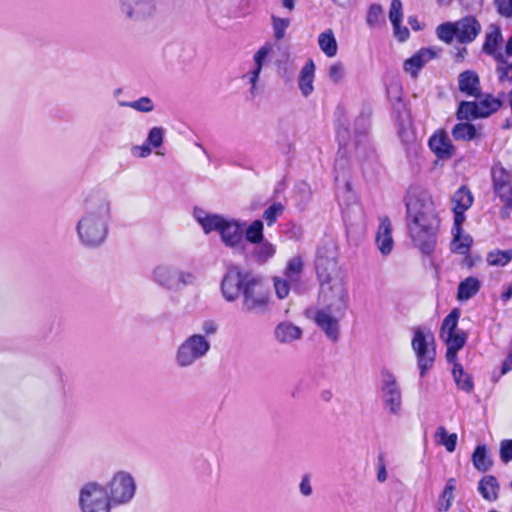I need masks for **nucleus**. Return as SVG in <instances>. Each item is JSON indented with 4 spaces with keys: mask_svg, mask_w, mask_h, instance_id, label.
I'll list each match as a JSON object with an SVG mask.
<instances>
[{
    "mask_svg": "<svg viewBox=\"0 0 512 512\" xmlns=\"http://www.w3.org/2000/svg\"><path fill=\"white\" fill-rule=\"evenodd\" d=\"M453 377L457 386L464 391H471L473 383L468 374H466L460 364H455L453 368Z\"/></svg>",
    "mask_w": 512,
    "mask_h": 512,
    "instance_id": "45",
    "label": "nucleus"
},
{
    "mask_svg": "<svg viewBox=\"0 0 512 512\" xmlns=\"http://www.w3.org/2000/svg\"><path fill=\"white\" fill-rule=\"evenodd\" d=\"M452 234V251L460 255H467L473 242L472 237L469 234L463 233L462 225H457L455 221L452 228Z\"/></svg>",
    "mask_w": 512,
    "mask_h": 512,
    "instance_id": "23",
    "label": "nucleus"
},
{
    "mask_svg": "<svg viewBox=\"0 0 512 512\" xmlns=\"http://www.w3.org/2000/svg\"><path fill=\"white\" fill-rule=\"evenodd\" d=\"M407 226L413 244L425 254L434 251L440 229V218L431 195L424 190L409 191Z\"/></svg>",
    "mask_w": 512,
    "mask_h": 512,
    "instance_id": "1",
    "label": "nucleus"
},
{
    "mask_svg": "<svg viewBox=\"0 0 512 512\" xmlns=\"http://www.w3.org/2000/svg\"><path fill=\"white\" fill-rule=\"evenodd\" d=\"M403 7L400 0H392L389 9V20L392 26H396L398 22H402Z\"/></svg>",
    "mask_w": 512,
    "mask_h": 512,
    "instance_id": "50",
    "label": "nucleus"
},
{
    "mask_svg": "<svg viewBox=\"0 0 512 512\" xmlns=\"http://www.w3.org/2000/svg\"><path fill=\"white\" fill-rule=\"evenodd\" d=\"M442 49L436 46L421 48L404 62V70L412 78H416L419 71L430 61L436 59Z\"/></svg>",
    "mask_w": 512,
    "mask_h": 512,
    "instance_id": "15",
    "label": "nucleus"
},
{
    "mask_svg": "<svg viewBox=\"0 0 512 512\" xmlns=\"http://www.w3.org/2000/svg\"><path fill=\"white\" fill-rule=\"evenodd\" d=\"M345 312H335L333 308L321 306L314 314V321L323 330L327 338L336 342L339 339V322Z\"/></svg>",
    "mask_w": 512,
    "mask_h": 512,
    "instance_id": "14",
    "label": "nucleus"
},
{
    "mask_svg": "<svg viewBox=\"0 0 512 512\" xmlns=\"http://www.w3.org/2000/svg\"><path fill=\"white\" fill-rule=\"evenodd\" d=\"M273 284L275 294L279 299H285L290 293L291 285H293L287 278L279 276L273 277Z\"/></svg>",
    "mask_w": 512,
    "mask_h": 512,
    "instance_id": "48",
    "label": "nucleus"
},
{
    "mask_svg": "<svg viewBox=\"0 0 512 512\" xmlns=\"http://www.w3.org/2000/svg\"><path fill=\"white\" fill-rule=\"evenodd\" d=\"M151 280L166 291H180L197 283V275L191 270H181L170 263H159L151 271Z\"/></svg>",
    "mask_w": 512,
    "mask_h": 512,
    "instance_id": "4",
    "label": "nucleus"
},
{
    "mask_svg": "<svg viewBox=\"0 0 512 512\" xmlns=\"http://www.w3.org/2000/svg\"><path fill=\"white\" fill-rule=\"evenodd\" d=\"M112 220L111 202L104 196L86 199L84 211L76 224L79 242L87 248H98L108 237Z\"/></svg>",
    "mask_w": 512,
    "mask_h": 512,
    "instance_id": "2",
    "label": "nucleus"
},
{
    "mask_svg": "<svg viewBox=\"0 0 512 512\" xmlns=\"http://www.w3.org/2000/svg\"><path fill=\"white\" fill-rule=\"evenodd\" d=\"M276 254V245L268 240H262L254 244V248L251 252L252 258L259 264H265Z\"/></svg>",
    "mask_w": 512,
    "mask_h": 512,
    "instance_id": "25",
    "label": "nucleus"
},
{
    "mask_svg": "<svg viewBox=\"0 0 512 512\" xmlns=\"http://www.w3.org/2000/svg\"><path fill=\"white\" fill-rule=\"evenodd\" d=\"M478 490L484 499L488 501L496 500L499 490L496 478L490 475L483 477L479 482Z\"/></svg>",
    "mask_w": 512,
    "mask_h": 512,
    "instance_id": "30",
    "label": "nucleus"
},
{
    "mask_svg": "<svg viewBox=\"0 0 512 512\" xmlns=\"http://www.w3.org/2000/svg\"><path fill=\"white\" fill-rule=\"evenodd\" d=\"M316 66L312 59H309L301 68L298 76V87L303 97L307 98L314 92Z\"/></svg>",
    "mask_w": 512,
    "mask_h": 512,
    "instance_id": "20",
    "label": "nucleus"
},
{
    "mask_svg": "<svg viewBox=\"0 0 512 512\" xmlns=\"http://www.w3.org/2000/svg\"><path fill=\"white\" fill-rule=\"evenodd\" d=\"M118 11L128 22H145L156 15L157 3L156 0H118Z\"/></svg>",
    "mask_w": 512,
    "mask_h": 512,
    "instance_id": "11",
    "label": "nucleus"
},
{
    "mask_svg": "<svg viewBox=\"0 0 512 512\" xmlns=\"http://www.w3.org/2000/svg\"><path fill=\"white\" fill-rule=\"evenodd\" d=\"M498 11L502 16H512V0H495Z\"/></svg>",
    "mask_w": 512,
    "mask_h": 512,
    "instance_id": "58",
    "label": "nucleus"
},
{
    "mask_svg": "<svg viewBox=\"0 0 512 512\" xmlns=\"http://www.w3.org/2000/svg\"><path fill=\"white\" fill-rule=\"evenodd\" d=\"M274 337L282 344H290L302 337V329L289 321H282L275 327Z\"/></svg>",
    "mask_w": 512,
    "mask_h": 512,
    "instance_id": "21",
    "label": "nucleus"
},
{
    "mask_svg": "<svg viewBox=\"0 0 512 512\" xmlns=\"http://www.w3.org/2000/svg\"><path fill=\"white\" fill-rule=\"evenodd\" d=\"M348 302V288L343 278L329 277L321 283L319 305L333 308L335 312H345Z\"/></svg>",
    "mask_w": 512,
    "mask_h": 512,
    "instance_id": "7",
    "label": "nucleus"
},
{
    "mask_svg": "<svg viewBox=\"0 0 512 512\" xmlns=\"http://www.w3.org/2000/svg\"><path fill=\"white\" fill-rule=\"evenodd\" d=\"M202 331L204 333L203 336L207 338L208 336L214 335L217 332V325L211 320L205 321L202 324Z\"/></svg>",
    "mask_w": 512,
    "mask_h": 512,
    "instance_id": "61",
    "label": "nucleus"
},
{
    "mask_svg": "<svg viewBox=\"0 0 512 512\" xmlns=\"http://www.w3.org/2000/svg\"><path fill=\"white\" fill-rule=\"evenodd\" d=\"M485 42L483 45V51L489 55L495 56L497 46L502 41L501 30L496 25H490L486 32Z\"/></svg>",
    "mask_w": 512,
    "mask_h": 512,
    "instance_id": "32",
    "label": "nucleus"
},
{
    "mask_svg": "<svg viewBox=\"0 0 512 512\" xmlns=\"http://www.w3.org/2000/svg\"><path fill=\"white\" fill-rule=\"evenodd\" d=\"M428 144L433 153L440 159H450L455 154V147L443 130L436 131L430 137Z\"/></svg>",
    "mask_w": 512,
    "mask_h": 512,
    "instance_id": "18",
    "label": "nucleus"
},
{
    "mask_svg": "<svg viewBox=\"0 0 512 512\" xmlns=\"http://www.w3.org/2000/svg\"><path fill=\"white\" fill-rule=\"evenodd\" d=\"M411 344L417 357L420 375L423 377L432 368L435 360L434 337L429 331L417 328Z\"/></svg>",
    "mask_w": 512,
    "mask_h": 512,
    "instance_id": "10",
    "label": "nucleus"
},
{
    "mask_svg": "<svg viewBox=\"0 0 512 512\" xmlns=\"http://www.w3.org/2000/svg\"><path fill=\"white\" fill-rule=\"evenodd\" d=\"M104 487L114 507L131 503L137 491L135 477L125 470L116 471Z\"/></svg>",
    "mask_w": 512,
    "mask_h": 512,
    "instance_id": "5",
    "label": "nucleus"
},
{
    "mask_svg": "<svg viewBox=\"0 0 512 512\" xmlns=\"http://www.w3.org/2000/svg\"><path fill=\"white\" fill-rule=\"evenodd\" d=\"M496 195L504 204L505 210L512 209V184L494 189Z\"/></svg>",
    "mask_w": 512,
    "mask_h": 512,
    "instance_id": "51",
    "label": "nucleus"
},
{
    "mask_svg": "<svg viewBox=\"0 0 512 512\" xmlns=\"http://www.w3.org/2000/svg\"><path fill=\"white\" fill-rule=\"evenodd\" d=\"M467 55V49L465 47L459 48L455 54V60L457 62H462Z\"/></svg>",
    "mask_w": 512,
    "mask_h": 512,
    "instance_id": "64",
    "label": "nucleus"
},
{
    "mask_svg": "<svg viewBox=\"0 0 512 512\" xmlns=\"http://www.w3.org/2000/svg\"><path fill=\"white\" fill-rule=\"evenodd\" d=\"M460 317L458 309H453L443 320L441 325L440 336L458 332L457 325Z\"/></svg>",
    "mask_w": 512,
    "mask_h": 512,
    "instance_id": "43",
    "label": "nucleus"
},
{
    "mask_svg": "<svg viewBox=\"0 0 512 512\" xmlns=\"http://www.w3.org/2000/svg\"><path fill=\"white\" fill-rule=\"evenodd\" d=\"M166 130L160 126L152 127L147 134L145 142L149 144V146L153 150H158L164 143ZM157 155H162L159 151H156Z\"/></svg>",
    "mask_w": 512,
    "mask_h": 512,
    "instance_id": "39",
    "label": "nucleus"
},
{
    "mask_svg": "<svg viewBox=\"0 0 512 512\" xmlns=\"http://www.w3.org/2000/svg\"><path fill=\"white\" fill-rule=\"evenodd\" d=\"M512 370V353L509 354L502 364L501 374L504 375Z\"/></svg>",
    "mask_w": 512,
    "mask_h": 512,
    "instance_id": "62",
    "label": "nucleus"
},
{
    "mask_svg": "<svg viewBox=\"0 0 512 512\" xmlns=\"http://www.w3.org/2000/svg\"><path fill=\"white\" fill-rule=\"evenodd\" d=\"M456 22H444L437 26L436 36L437 38L446 43L451 44L456 38Z\"/></svg>",
    "mask_w": 512,
    "mask_h": 512,
    "instance_id": "41",
    "label": "nucleus"
},
{
    "mask_svg": "<svg viewBox=\"0 0 512 512\" xmlns=\"http://www.w3.org/2000/svg\"><path fill=\"white\" fill-rule=\"evenodd\" d=\"M120 105L130 107L142 113H149L154 110V103L149 97H141L131 102H121Z\"/></svg>",
    "mask_w": 512,
    "mask_h": 512,
    "instance_id": "46",
    "label": "nucleus"
},
{
    "mask_svg": "<svg viewBox=\"0 0 512 512\" xmlns=\"http://www.w3.org/2000/svg\"><path fill=\"white\" fill-rule=\"evenodd\" d=\"M453 499L454 494H446V492L443 491L437 501V509L443 512L448 511L452 505Z\"/></svg>",
    "mask_w": 512,
    "mask_h": 512,
    "instance_id": "56",
    "label": "nucleus"
},
{
    "mask_svg": "<svg viewBox=\"0 0 512 512\" xmlns=\"http://www.w3.org/2000/svg\"><path fill=\"white\" fill-rule=\"evenodd\" d=\"M455 488H456V480L454 478H449L446 482L444 492H446V494H454Z\"/></svg>",
    "mask_w": 512,
    "mask_h": 512,
    "instance_id": "63",
    "label": "nucleus"
},
{
    "mask_svg": "<svg viewBox=\"0 0 512 512\" xmlns=\"http://www.w3.org/2000/svg\"><path fill=\"white\" fill-rule=\"evenodd\" d=\"M393 33L397 40L400 42H404L409 38L410 32L408 28L401 25V22H398L396 26H393Z\"/></svg>",
    "mask_w": 512,
    "mask_h": 512,
    "instance_id": "59",
    "label": "nucleus"
},
{
    "mask_svg": "<svg viewBox=\"0 0 512 512\" xmlns=\"http://www.w3.org/2000/svg\"><path fill=\"white\" fill-rule=\"evenodd\" d=\"M473 195L471 191L465 187H460L452 197L454 221L457 225H462L465 221V211L473 204Z\"/></svg>",
    "mask_w": 512,
    "mask_h": 512,
    "instance_id": "17",
    "label": "nucleus"
},
{
    "mask_svg": "<svg viewBox=\"0 0 512 512\" xmlns=\"http://www.w3.org/2000/svg\"><path fill=\"white\" fill-rule=\"evenodd\" d=\"M472 461L475 468L481 472L487 471L492 465V461L488 456L486 447L481 445L476 447L472 455Z\"/></svg>",
    "mask_w": 512,
    "mask_h": 512,
    "instance_id": "38",
    "label": "nucleus"
},
{
    "mask_svg": "<svg viewBox=\"0 0 512 512\" xmlns=\"http://www.w3.org/2000/svg\"><path fill=\"white\" fill-rule=\"evenodd\" d=\"M273 51V44L266 42L254 53L252 61L263 69L270 62Z\"/></svg>",
    "mask_w": 512,
    "mask_h": 512,
    "instance_id": "40",
    "label": "nucleus"
},
{
    "mask_svg": "<svg viewBox=\"0 0 512 512\" xmlns=\"http://www.w3.org/2000/svg\"><path fill=\"white\" fill-rule=\"evenodd\" d=\"M456 22V39L461 44L473 42L481 32V25L473 16H466Z\"/></svg>",
    "mask_w": 512,
    "mask_h": 512,
    "instance_id": "16",
    "label": "nucleus"
},
{
    "mask_svg": "<svg viewBox=\"0 0 512 512\" xmlns=\"http://www.w3.org/2000/svg\"><path fill=\"white\" fill-rule=\"evenodd\" d=\"M284 207L281 203H273L269 206L263 213V218L265 219L268 226L273 225L277 218L283 213Z\"/></svg>",
    "mask_w": 512,
    "mask_h": 512,
    "instance_id": "49",
    "label": "nucleus"
},
{
    "mask_svg": "<svg viewBox=\"0 0 512 512\" xmlns=\"http://www.w3.org/2000/svg\"><path fill=\"white\" fill-rule=\"evenodd\" d=\"M376 479L379 483H384L388 479V473H387V463L385 459V455L383 453H380L377 457V464H376Z\"/></svg>",
    "mask_w": 512,
    "mask_h": 512,
    "instance_id": "53",
    "label": "nucleus"
},
{
    "mask_svg": "<svg viewBox=\"0 0 512 512\" xmlns=\"http://www.w3.org/2000/svg\"><path fill=\"white\" fill-rule=\"evenodd\" d=\"M264 225L261 220H254L252 223H250L245 229L243 236H245V239L251 243L256 244L258 242H261L264 240Z\"/></svg>",
    "mask_w": 512,
    "mask_h": 512,
    "instance_id": "35",
    "label": "nucleus"
},
{
    "mask_svg": "<svg viewBox=\"0 0 512 512\" xmlns=\"http://www.w3.org/2000/svg\"><path fill=\"white\" fill-rule=\"evenodd\" d=\"M318 45L320 50L329 58L336 56L338 52V44L331 29H327L319 34Z\"/></svg>",
    "mask_w": 512,
    "mask_h": 512,
    "instance_id": "28",
    "label": "nucleus"
},
{
    "mask_svg": "<svg viewBox=\"0 0 512 512\" xmlns=\"http://www.w3.org/2000/svg\"><path fill=\"white\" fill-rule=\"evenodd\" d=\"M271 22L273 28L274 38L276 40H281L286 35V30L290 25L289 18H281L275 15H271Z\"/></svg>",
    "mask_w": 512,
    "mask_h": 512,
    "instance_id": "47",
    "label": "nucleus"
},
{
    "mask_svg": "<svg viewBox=\"0 0 512 512\" xmlns=\"http://www.w3.org/2000/svg\"><path fill=\"white\" fill-rule=\"evenodd\" d=\"M441 338L445 341L447 346L446 358L449 362H454L456 360L457 352L463 348L466 343V335L462 331H458L455 333L447 334L445 336H441Z\"/></svg>",
    "mask_w": 512,
    "mask_h": 512,
    "instance_id": "24",
    "label": "nucleus"
},
{
    "mask_svg": "<svg viewBox=\"0 0 512 512\" xmlns=\"http://www.w3.org/2000/svg\"><path fill=\"white\" fill-rule=\"evenodd\" d=\"M512 259V250H493L487 255V262L491 266H505Z\"/></svg>",
    "mask_w": 512,
    "mask_h": 512,
    "instance_id": "42",
    "label": "nucleus"
},
{
    "mask_svg": "<svg viewBox=\"0 0 512 512\" xmlns=\"http://www.w3.org/2000/svg\"><path fill=\"white\" fill-rule=\"evenodd\" d=\"M500 81L512 82V64L508 62H501L497 68Z\"/></svg>",
    "mask_w": 512,
    "mask_h": 512,
    "instance_id": "54",
    "label": "nucleus"
},
{
    "mask_svg": "<svg viewBox=\"0 0 512 512\" xmlns=\"http://www.w3.org/2000/svg\"><path fill=\"white\" fill-rule=\"evenodd\" d=\"M434 436L436 443L443 445L448 452L455 451L457 434H448L447 430L443 426H440L437 428Z\"/></svg>",
    "mask_w": 512,
    "mask_h": 512,
    "instance_id": "37",
    "label": "nucleus"
},
{
    "mask_svg": "<svg viewBox=\"0 0 512 512\" xmlns=\"http://www.w3.org/2000/svg\"><path fill=\"white\" fill-rule=\"evenodd\" d=\"M152 151L153 149L146 142L141 145H134L131 148V154L138 158H147L151 155Z\"/></svg>",
    "mask_w": 512,
    "mask_h": 512,
    "instance_id": "55",
    "label": "nucleus"
},
{
    "mask_svg": "<svg viewBox=\"0 0 512 512\" xmlns=\"http://www.w3.org/2000/svg\"><path fill=\"white\" fill-rule=\"evenodd\" d=\"M459 90L467 96L479 97L481 92L480 80L476 72L466 70L458 77Z\"/></svg>",
    "mask_w": 512,
    "mask_h": 512,
    "instance_id": "22",
    "label": "nucleus"
},
{
    "mask_svg": "<svg viewBox=\"0 0 512 512\" xmlns=\"http://www.w3.org/2000/svg\"><path fill=\"white\" fill-rule=\"evenodd\" d=\"M480 281L475 277H468L458 286L457 298L459 301H467L478 293Z\"/></svg>",
    "mask_w": 512,
    "mask_h": 512,
    "instance_id": "29",
    "label": "nucleus"
},
{
    "mask_svg": "<svg viewBox=\"0 0 512 512\" xmlns=\"http://www.w3.org/2000/svg\"><path fill=\"white\" fill-rule=\"evenodd\" d=\"M457 118L459 120H472L479 118L476 101L461 102L457 110Z\"/></svg>",
    "mask_w": 512,
    "mask_h": 512,
    "instance_id": "44",
    "label": "nucleus"
},
{
    "mask_svg": "<svg viewBox=\"0 0 512 512\" xmlns=\"http://www.w3.org/2000/svg\"><path fill=\"white\" fill-rule=\"evenodd\" d=\"M254 277V274L242 269L239 266H231L225 273L221 282V292L228 302L238 299L243 293L247 283Z\"/></svg>",
    "mask_w": 512,
    "mask_h": 512,
    "instance_id": "12",
    "label": "nucleus"
},
{
    "mask_svg": "<svg viewBox=\"0 0 512 512\" xmlns=\"http://www.w3.org/2000/svg\"><path fill=\"white\" fill-rule=\"evenodd\" d=\"M491 176L493 188L507 186L512 184V174L501 163H496L492 166Z\"/></svg>",
    "mask_w": 512,
    "mask_h": 512,
    "instance_id": "33",
    "label": "nucleus"
},
{
    "mask_svg": "<svg viewBox=\"0 0 512 512\" xmlns=\"http://www.w3.org/2000/svg\"><path fill=\"white\" fill-rule=\"evenodd\" d=\"M452 136L455 140L470 141L477 137V130L470 123H458L452 129Z\"/></svg>",
    "mask_w": 512,
    "mask_h": 512,
    "instance_id": "36",
    "label": "nucleus"
},
{
    "mask_svg": "<svg viewBox=\"0 0 512 512\" xmlns=\"http://www.w3.org/2000/svg\"><path fill=\"white\" fill-rule=\"evenodd\" d=\"M380 393L388 413L399 415L402 411V391L394 374L388 371L382 372Z\"/></svg>",
    "mask_w": 512,
    "mask_h": 512,
    "instance_id": "13",
    "label": "nucleus"
},
{
    "mask_svg": "<svg viewBox=\"0 0 512 512\" xmlns=\"http://www.w3.org/2000/svg\"><path fill=\"white\" fill-rule=\"evenodd\" d=\"M478 117L485 118L495 113L501 107V100L492 96L486 95L484 98L476 101Z\"/></svg>",
    "mask_w": 512,
    "mask_h": 512,
    "instance_id": "31",
    "label": "nucleus"
},
{
    "mask_svg": "<svg viewBox=\"0 0 512 512\" xmlns=\"http://www.w3.org/2000/svg\"><path fill=\"white\" fill-rule=\"evenodd\" d=\"M193 216L202 227L205 234L213 231L219 233L222 242L231 248L238 247L243 242L245 222L225 217L219 214L208 213L201 208H195Z\"/></svg>",
    "mask_w": 512,
    "mask_h": 512,
    "instance_id": "3",
    "label": "nucleus"
},
{
    "mask_svg": "<svg viewBox=\"0 0 512 512\" xmlns=\"http://www.w3.org/2000/svg\"><path fill=\"white\" fill-rule=\"evenodd\" d=\"M375 242L378 250L382 255L386 256L392 252L394 246L392 237V224L387 217L380 219Z\"/></svg>",
    "mask_w": 512,
    "mask_h": 512,
    "instance_id": "19",
    "label": "nucleus"
},
{
    "mask_svg": "<svg viewBox=\"0 0 512 512\" xmlns=\"http://www.w3.org/2000/svg\"><path fill=\"white\" fill-rule=\"evenodd\" d=\"M366 24L370 29H380L386 25L384 9L380 4H371L366 12Z\"/></svg>",
    "mask_w": 512,
    "mask_h": 512,
    "instance_id": "27",
    "label": "nucleus"
},
{
    "mask_svg": "<svg viewBox=\"0 0 512 512\" xmlns=\"http://www.w3.org/2000/svg\"><path fill=\"white\" fill-rule=\"evenodd\" d=\"M299 489L302 495L310 496L312 494V486L308 476H304L300 482Z\"/></svg>",
    "mask_w": 512,
    "mask_h": 512,
    "instance_id": "60",
    "label": "nucleus"
},
{
    "mask_svg": "<svg viewBox=\"0 0 512 512\" xmlns=\"http://www.w3.org/2000/svg\"><path fill=\"white\" fill-rule=\"evenodd\" d=\"M242 297V310L245 313L262 314L269 310L271 301L269 289L256 275L245 286Z\"/></svg>",
    "mask_w": 512,
    "mask_h": 512,
    "instance_id": "8",
    "label": "nucleus"
},
{
    "mask_svg": "<svg viewBox=\"0 0 512 512\" xmlns=\"http://www.w3.org/2000/svg\"><path fill=\"white\" fill-rule=\"evenodd\" d=\"M262 70L263 69L261 67L252 61L249 68L242 75V79L250 85L249 93L252 96H256L258 94V82Z\"/></svg>",
    "mask_w": 512,
    "mask_h": 512,
    "instance_id": "34",
    "label": "nucleus"
},
{
    "mask_svg": "<svg viewBox=\"0 0 512 512\" xmlns=\"http://www.w3.org/2000/svg\"><path fill=\"white\" fill-rule=\"evenodd\" d=\"M210 341L202 334H192L185 338L175 352V363L180 368L193 366L206 357L210 350Z\"/></svg>",
    "mask_w": 512,
    "mask_h": 512,
    "instance_id": "6",
    "label": "nucleus"
},
{
    "mask_svg": "<svg viewBox=\"0 0 512 512\" xmlns=\"http://www.w3.org/2000/svg\"><path fill=\"white\" fill-rule=\"evenodd\" d=\"M345 74V67L340 62H335L331 64L328 68L329 79L334 83L341 82L344 79Z\"/></svg>",
    "mask_w": 512,
    "mask_h": 512,
    "instance_id": "52",
    "label": "nucleus"
},
{
    "mask_svg": "<svg viewBox=\"0 0 512 512\" xmlns=\"http://www.w3.org/2000/svg\"><path fill=\"white\" fill-rule=\"evenodd\" d=\"M79 507L82 512H110L114 506L104 485L90 481L79 491Z\"/></svg>",
    "mask_w": 512,
    "mask_h": 512,
    "instance_id": "9",
    "label": "nucleus"
},
{
    "mask_svg": "<svg viewBox=\"0 0 512 512\" xmlns=\"http://www.w3.org/2000/svg\"><path fill=\"white\" fill-rule=\"evenodd\" d=\"M304 270V260L302 256L295 255L287 261L284 269V277L287 278L292 284H298L301 280Z\"/></svg>",
    "mask_w": 512,
    "mask_h": 512,
    "instance_id": "26",
    "label": "nucleus"
},
{
    "mask_svg": "<svg viewBox=\"0 0 512 512\" xmlns=\"http://www.w3.org/2000/svg\"><path fill=\"white\" fill-rule=\"evenodd\" d=\"M500 458L505 463L512 460V440H504L501 442Z\"/></svg>",
    "mask_w": 512,
    "mask_h": 512,
    "instance_id": "57",
    "label": "nucleus"
}]
</instances>
